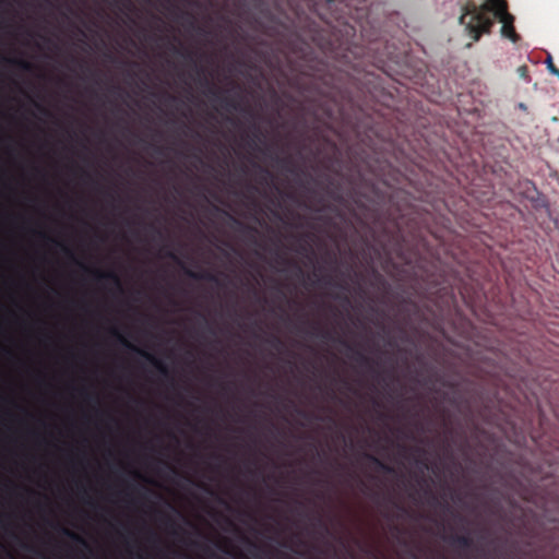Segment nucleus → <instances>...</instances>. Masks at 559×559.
Instances as JSON below:
<instances>
[{
	"mask_svg": "<svg viewBox=\"0 0 559 559\" xmlns=\"http://www.w3.org/2000/svg\"><path fill=\"white\" fill-rule=\"evenodd\" d=\"M496 20L502 24L500 29L502 37L514 44L520 40V35L514 27V16L509 13L506 0H486L481 5L469 1L462 7L459 22L465 27L467 35L477 41L481 35L490 33Z\"/></svg>",
	"mask_w": 559,
	"mask_h": 559,
	"instance_id": "1",
	"label": "nucleus"
},
{
	"mask_svg": "<svg viewBox=\"0 0 559 559\" xmlns=\"http://www.w3.org/2000/svg\"><path fill=\"white\" fill-rule=\"evenodd\" d=\"M111 334L117 338V341L123 345L126 348L138 353L142 357H144L146 360H148L163 376L167 377L169 374V370L167 366L159 359H157L154 355L151 353L143 350L132 343H130L117 329L111 330Z\"/></svg>",
	"mask_w": 559,
	"mask_h": 559,
	"instance_id": "2",
	"label": "nucleus"
},
{
	"mask_svg": "<svg viewBox=\"0 0 559 559\" xmlns=\"http://www.w3.org/2000/svg\"><path fill=\"white\" fill-rule=\"evenodd\" d=\"M324 53L331 59L340 62L343 66L350 64L349 53L352 52L348 47H343V45L334 46L332 43H328L322 46Z\"/></svg>",
	"mask_w": 559,
	"mask_h": 559,
	"instance_id": "3",
	"label": "nucleus"
},
{
	"mask_svg": "<svg viewBox=\"0 0 559 559\" xmlns=\"http://www.w3.org/2000/svg\"><path fill=\"white\" fill-rule=\"evenodd\" d=\"M202 83L209 87L207 92H209V94L211 96H213V97H215L217 99H221V102H222V104L224 105L225 108L233 109V110H238L239 109V103L236 102L235 99L229 98V97H221L219 90L214 84H212L207 80V78H204Z\"/></svg>",
	"mask_w": 559,
	"mask_h": 559,
	"instance_id": "4",
	"label": "nucleus"
},
{
	"mask_svg": "<svg viewBox=\"0 0 559 559\" xmlns=\"http://www.w3.org/2000/svg\"><path fill=\"white\" fill-rule=\"evenodd\" d=\"M340 343L347 347L349 352L353 354V359L359 364L360 366H364L370 370L373 369L374 361L367 355H365L362 352L355 349L353 346H350L346 341L340 340Z\"/></svg>",
	"mask_w": 559,
	"mask_h": 559,
	"instance_id": "5",
	"label": "nucleus"
},
{
	"mask_svg": "<svg viewBox=\"0 0 559 559\" xmlns=\"http://www.w3.org/2000/svg\"><path fill=\"white\" fill-rule=\"evenodd\" d=\"M80 265L88 271V272H92L95 276V278L97 281H102V280H110L118 288H121V282H120V278L119 276L115 273V272H100V271H97V270H90L87 269L84 264L80 263Z\"/></svg>",
	"mask_w": 559,
	"mask_h": 559,
	"instance_id": "6",
	"label": "nucleus"
},
{
	"mask_svg": "<svg viewBox=\"0 0 559 559\" xmlns=\"http://www.w3.org/2000/svg\"><path fill=\"white\" fill-rule=\"evenodd\" d=\"M447 542L450 544L457 546L462 549H469L473 546V539L468 535H450L448 537H444Z\"/></svg>",
	"mask_w": 559,
	"mask_h": 559,
	"instance_id": "7",
	"label": "nucleus"
},
{
	"mask_svg": "<svg viewBox=\"0 0 559 559\" xmlns=\"http://www.w3.org/2000/svg\"><path fill=\"white\" fill-rule=\"evenodd\" d=\"M185 271V274L187 276H189L190 278H193V280H205V281H209V282H213V283H218V278L216 275H214L213 273L211 272H207V271H203V272H194L190 269H183Z\"/></svg>",
	"mask_w": 559,
	"mask_h": 559,
	"instance_id": "8",
	"label": "nucleus"
},
{
	"mask_svg": "<svg viewBox=\"0 0 559 559\" xmlns=\"http://www.w3.org/2000/svg\"><path fill=\"white\" fill-rule=\"evenodd\" d=\"M365 456L368 461H370L372 464H374L377 466V468L383 471L384 473H388V474L394 473V468L392 466L385 464L377 456L369 454V453H366Z\"/></svg>",
	"mask_w": 559,
	"mask_h": 559,
	"instance_id": "9",
	"label": "nucleus"
},
{
	"mask_svg": "<svg viewBox=\"0 0 559 559\" xmlns=\"http://www.w3.org/2000/svg\"><path fill=\"white\" fill-rule=\"evenodd\" d=\"M61 533L64 536L71 538L72 540H74V542H76V543H79L81 545L86 546L85 539L83 537H81L80 535H78L76 533H74V532H72V531H70V530H68L66 527H61Z\"/></svg>",
	"mask_w": 559,
	"mask_h": 559,
	"instance_id": "10",
	"label": "nucleus"
},
{
	"mask_svg": "<svg viewBox=\"0 0 559 559\" xmlns=\"http://www.w3.org/2000/svg\"><path fill=\"white\" fill-rule=\"evenodd\" d=\"M7 61L19 67L20 69H22L24 71H32V69H33V64L23 59H7Z\"/></svg>",
	"mask_w": 559,
	"mask_h": 559,
	"instance_id": "11",
	"label": "nucleus"
},
{
	"mask_svg": "<svg viewBox=\"0 0 559 559\" xmlns=\"http://www.w3.org/2000/svg\"><path fill=\"white\" fill-rule=\"evenodd\" d=\"M277 162L281 165V167L286 169L287 171H289V173L295 171L293 159L290 157L280 158V159H277Z\"/></svg>",
	"mask_w": 559,
	"mask_h": 559,
	"instance_id": "12",
	"label": "nucleus"
},
{
	"mask_svg": "<svg viewBox=\"0 0 559 559\" xmlns=\"http://www.w3.org/2000/svg\"><path fill=\"white\" fill-rule=\"evenodd\" d=\"M519 76L526 82H530L528 67L526 64L520 66L516 70Z\"/></svg>",
	"mask_w": 559,
	"mask_h": 559,
	"instance_id": "13",
	"label": "nucleus"
},
{
	"mask_svg": "<svg viewBox=\"0 0 559 559\" xmlns=\"http://www.w3.org/2000/svg\"><path fill=\"white\" fill-rule=\"evenodd\" d=\"M313 330L316 332H318L317 335H319L323 340H331L332 338L331 332L324 331V330H320L318 325H313Z\"/></svg>",
	"mask_w": 559,
	"mask_h": 559,
	"instance_id": "14",
	"label": "nucleus"
},
{
	"mask_svg": "<svg viewBox=\"0 0 559 559\" xmlns=\"http://www.w3.org/2000/svg\"><path fill=\"white\" fill-rule=\"evenodd\" d=\"M546 63H547V69L551 74L556 75L559 73V69L554 64L550 56H548Z\"/></svg>",
	"mask_w": 559,
	"mask_h": 559,
	"instance_id": "15",
	"label": "nucleus"
},
{
	"mask_svg": "<svg viewBox=\"0 0 559 559\" xmlns=\"http://www.w3.org/2000/svg\"><path fill=\"white\" fill-rule=\"evenodd\" d=\"M257 8L260 10V12L264 15V16H267L270 11L269 9L264 5L263 1L262 0H257Z\"/></svg>",
	"mask_w": 559,
	"mask_h": 559,
	"instance_id": "16",
	"label": "nucleus"
},
{
	"mask_svg": "<svg viewBox=\"0 0 559 559\" xmlns=\"http://www.w3.org/2000/svg\"><path fill=\"white\" fill-rule=\"evenodd\" d=\"M269 343L275 348H278L283 345V342L277 336H273L271 340H269Z\"/></svg>",
	"mask_w": 559,
	"mask_h": 559,
	"instance_id": "17",
	"label": "nucleus"
},
{
	"mask_svg": "<svg viewBox=\"0 0 559 559\" xmlns=\"http://www.w3.org/2000/svg\"><path fill=\"white\" fill-rule=\"evenodd\" d=\"M166 257H169L170 259L175 260L177 263L181 264V261L177 258V255L173 251H167L165 253Z\"/></svg>",
	"mask_w": 559,
	"mask_h": 559,
	"instance_id": "18",
	"label": "nucleus"
},
{
	"mask_svg": "<svg viewBox=\"0 0 559 559\" xmlns=\"http://www.w3.org/2000/svg\"><path fill=\"white\" fill-rule=\"evenodd\" d=\"M260 170L263 175V179L266 180L267 178H271L272 177V174L266 169V168H262L260 167Z\"/></svg>",
	"mask_w": 559,
	"mask_h": 559,
	"instance_id": "19",
	"label": "nucleus"
},
{
	"mask_svg": "<svg viewBox=\"0 0 559 559\" xmlns=\"http://www.w3.org/2000/svg\"><path fill=\"white\" fill-rule=\"evenodd\" d=\"M316 76H318V78L322 79L324 84H326V85H333V83H332V80H331V79H326V78H324L323 75H321V74H319V73H318V74H316Z\"/></svg>",
	"mask_w": 559,
	"mask_h": 559,
	"instance_id": "20",
	"label": "nucleus"
},
{
	"mask_svg": "<svg viewBox=\"0 0 559 559\" xmlns=\"http://www.w3.org/2000/svg\"><path fill=\"white\" fill-rule=\"evenodd\" d=\"M181 55L189 59V60H192V57H193V52L192 51H189V50H185V51H181Z\"/></svg>",
	"mask_w": 559,
	"mask_h": 559,
	"instance_id": "21",
	"label": "nucleus"
},
{
	"mask_svg": "<svg viewBox=\"0 0 559 559\" xmlns=\"http://www.w3.org/2000/svg\"><path fill=\"white\" fill-rule=\"evenodd\" d=\"M186 15L189 17V24L191 27L195 26L194 17L190 13H186Z\"/></svg>",
	"mask_w": 559,
	"mask_h": 559,
	"instance_id": "22",
	"label": "nucleus"
},
{
	"mask_svg": "<svg viewBox=\"0 0 559 559\" xmlns=\"http://www.w3.org/2000/svg\"><path fill=\"white\" fill-rule=\"evenodd\" d=\"M318 524H319V525H320V526H321L325 532H328V531H329V530H328L326 524L322 521V519H321V518H318Z\"/></svg>",
	"mask_w": 559,
	"mask_h": 559,
	"instance_id": "23",
	"label": "nucleus"
},
{
	"mask_svg": "<svg viewBox=\"0 0 559 559\" xmlns=\"http://www.w3.org/2000/svg\"><path fill=\"white\" fill-rule=\"evenodd\" d=\"M57 243L59 245V242H57ZM60 246L62 247L63 251H64L67 254H69L70 257H73L72 251H71L68 247H66V246H63V245H61V243H60Z\"/></svg>",
	"mask_w": 559,
	"mask_h": 559,
	"instance_id": "24",
	"label": "nucleus"
},
{
	"mask_svg": "<svg viewBox=\"0 0 559 559\" xmlns=\"http://www.w3.org/2000/svg\"><path fill=\"white\" fill-rule=\"evenodd\" d=\"M246 228H247L248 230L252 231V233H257V229H255V228H253V227L247 226Z\"/></svg>",
	"mask_w": 559,
	"mask_h": 559,
	"instance_id": "25",
	"label": "nucleus"
},
{
	"mask_svg": "<svg viewBox=\"0 0 559 559\" xmlns=\"http://www.w3.org/2000/svg\"><path fill=\"white\" fill-rule=\"evenodd\" d=\"M166 520H167V523H169V524L174 525V522L171 521V519H170V518H168V516H167V518H166Z\"/></svg>",
	"mask_w": 559,
	"mask_h": 559,
	"instance_id": "26",
	"label": "nucleus"
},
{
	"mask_svg": "<svg viewBox=\"0 0 559 559\" xmlns=\"http://www.w3.org/2000/svg\"><path fill=\"white\" fill-rule=\"evenodd\" d=\"M198 31H199L200 33H205L204 28H202V27H198Z\"/></svg>",
	"mask_w": 559,
	"mask_h": 559,
	"instance_id": "27",
	"label": "nucleus"
},
{
	"mask_svg": "<svg viewBox=\"0 0 559 559\" xmlns=\"http://www.w3.org/2000/svg\"><path fill=\"white\" fill-rule=\"evenodd\" d=\"M173 49H175L176 52L181 53V50L177 49L176 46H173Z\"/></svg>",
	"mask_w": 559,
	"mask_h": 559,
	"instance_id": "28",
	"label": "nucleus"
},
{
	"mask_svg": "<svg viewBox=\"0 0 559 559\" xmlns=\"http://www.w3.org/2000/svg\"><path fill=\"white\" fill-rule=\"evenodd\" d=\"M297 271H298L299 274H302V270H301L300 266H297Z\"/></svg>",
	"mask_w": 559,
	"mask_h": 559,
	"instance_id": "29",
	"label": "nucleus"
},
{
	"mask_svg": "<svg viewBox=\"0 0 559 559\" xmlns=\"http://www.w3.org/2000/svg\"><path fill=\"white\" fill-rule=\"evenodd\" d=\"M416 451H417V452H419V453H423V452H424V450H423V449H420V448H417V449H416Z\"/></svg>",
	"mask_w": 559,
	"mask_h": 559,
	"instance_id": "30",
	"label": "nucleus"
},
{
	"mask_svg": "<svg viewBox=\"0 0 559 559\" xmlns=\"http://www.w3.org/2000/svg\"><path fill=\"white\" fill-rule=\"evenodd\" d=\"M39 235H40L43 238L48 239V237L46 236V234H41V233H40Z\"/></svg>",
	"mask_w": 559,
	"mask_h": 559,
	"instance_id": "31",
	"label": "nucleus"
},
{
	"mask_svg": "<svg viewBox=\"0 0 559 559\" xmlns=\"http://www.w3.org/2000/svg\"><path fill=\"white\" fill-rule=\"evenodd\" d=\"M325 283H328V284H332L331 278L329 277V280H328Z\"/></svg>",
	"mask_w": 559,
	"mask_h": 559,
	"instance_id": "32",
	"label": "nucleus"
},
{
	"mask_svg": "<svg viewBox=\"0 0 559 559\" xmlns=\"http://www.w3.org/2000/svg\"><path fill=\"white\" fill-rule=\"evenodd\" d=\"M156 151H157L158 153H162V148H160V147H157V148H156Z\"/></svg>",
	"mask_w": 559,
	"mask_h": 559,
	"instance_id": "33",
	"label": "nucleus"
},
{
	"mask_svg": "<svg viewBox=\"0 0 559 559\" xmlns=\"http://www.w3.org/2000/svg\"><path fill=\"white\" fill-rule=\"evenodd\" d=\"M556 76L559 79V73H558V74H556Z\"/></svg>",
	"mask_w": 559,
	"mask_h": 559,
	"instance_id": "34",
	"label": "nucleus"
}]
</instances>
